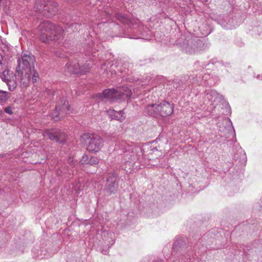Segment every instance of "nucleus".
<instances>
[{"mask_svg": "<svg viewBox=\"0 0 262 262\" xmlns=\"http://www.w3.org/2000/svg\"><path fill=\"white\" fill-rule=\"evenodd\" d=\"M40 38L44 42L50 43L52 41L63 45L64 31L59 26H56L49 21H44L38 27Z\"/></svg>", "mask_w": 262, "mask_h": 262, "instance_id": "f257e3e1", "label": "nucleus"}, {"mask_svg": "<svg viewBox=\"0 0 262 262\" xmlns=\"http://www.w3.org/2000/svg\"><path fill=\"white\" fill-rule=\"evenodd\" d=\"M35 57L29 52L24 53L21 55V60H18V66L16 71L20 77V84L21 87H27L30 82L32 70H34Z\"/></svg>", "mask_w": 262, "mask_h": 262, "instance_id": "f03ea898", "label": "nucleus"}, {"mask_svg": "<svg viewBox=\"0 0 262 262\" xmlns=\"http://www.w3.org/2000/svg\"><path fill=\"white\" fill-rule=\"evenodd\" d=\"M131 95L130 88L128 86H122L117 89L105 90L102 94L96 95L97 100H104L113 103L115 101L127 97Z\"/></svg>", "mask_w": 262, "mask_h": 262, "instance_id": "7ed1b4c3", "label": "nucleus"}, {"mask_svg": "<svg viewBox=\"0 0 262 262\" xmlns=\"http://www.w3.org/2000/svg\"><path fill=\"white\" fill-rule=\"evenodd\" d=\"M173 111V105L165 101L158 104L148 105L145 108V112L149 115L156 117L168 116L172 114Z\"/></svg>", "mask_w": 262, "mask_h": 262, "instance_id": "20e7f679", "label": "nucleus"}, {"mask_svg": "<svg viewBox=\"0 0 262 262\" xmlns=\"http://www.w3.org/2000/svg\"><path fill=\"white\" fill-rule=\"evenodd\" d=\"M34 9L35 11L50 17L56 13L57 4L54 2L48 0H37Z\"/></svg>", "mask_w": 262, "mask_h": 262, "instance_id": "39448f33", "label": "nucleus"}, {"mask_svg": "<svg viewBox=\"0 0 262 262\" xmlns=\"http://www.w3.org/2000/svg\"><path fill=\"white\" fill-rule=\"evenodd\" d=\"M80 140L81 142L86 144V149L90 152H98L103 146L102 139L96 134H83L81 136Z\"/></svg>", "mask_w": 262, "mask_h": 262, "instance_id": "423d86ee", "label": "nucleus"}, {"mask_svg": "<svg viewBox=\"0 0 262 262\" xmlns=\"http://www.w3.org/2000/svg\"><path fill=\"white\" fill-rule=\"evenodd\" d=\"M90 63L80 66L76 60L69 62L66 64V69L68 72L74 74H85L90 70Z\"/></svg>", "mask_w": 262, "mask_h": 262, "instance_id": "0eeeda50", "label": "nucleus"}, {"mask_svg": "<svg viewBox=\"0 0 262 262\" xmlns=\"http://www.w3.org/2000/svg\"><path fill=\"white\" fill-rule=\"evenodd\" d=\"M1 79L7 85L10 91H13L17 87L16 76L12 72L4 71L1 76Z\"/></svg>", "mask_w": 262, "mask_h": 262, "instance_id": "6e6552de", "label": "nucleus"}, {"mask_svg": "<svg viewBox=\"0 0 262 262\" xmlns=\"http://www.w3.org/2000/svg\"><path fill=\"white\" fill-rule=\"evenodd\" d=\"M202 43L199 39L195 40L192 38L186 39L182 45V49L185 52L192 54L199 50V47L202 45Z\"/></svg>", "mask_w": 262, "mask_h": 262, "instance_id": "1a4fd4ad", "label": "nucleus"}, {"mask_svg": "<svg viewBox=\"0 0 262 262\" xmlns=\"http://www.w3.org/2000/svg\"><path fill=\"white\" fill-rule=\"evenodd\" d=\"M206 99L208 100L211 109L215 108L218 105L223 104L224 101L223 96L213 90L207 93Z\"/></svg>", "mask_w": 262, "mask_h": 262, "instance_id": "9d476101", "label": "nucleus"}, {"mask_svg": "<svg viewBox=\"0 0 262 262\" xmlns=\"http://www.w3.org/2000/svg\"><path fill=\"white\" fill-rule=\"evenodd\" d=\"M43 135L45 137H47L51 140L60 143L63 142L66 138L65 134L58 129L47 130Z\"/></svg>", "mask_w": 262, "mask_h": 262, "instance_id": "9b49d317", "label": "nucleus"}, {"mask_svg": "<svg viewBox=\"0 0 262 262\" xmlns=\"http://www.w3.org/2000/svg\"><path fill=\"white\" fill-rule=\"evenodd\" d=\"M69 111V105L65 98H62L56 105L55 110L52 114V117L55 120H57V117H62L67 112Z\"/></svg>", "mask_w": 262, "mask_h": 262, "instance_id": "f8f14e48", "label": "nucleus"}, {"mask_svg": "<svg viewBox=\"0 0 262 262\" xmlns=\"http://www.w3.org/2000/svg\"><path fill=\"white\" fill-rule=\"evenodd\" d=\"M143 148H142L140 146H135L133 148H132V153L134 154L132 155L133 156L136 157V159L138 161H140L143 157V156H146V155H144V150L147 149V152H148L147 156L149 154H153L155 152H158V149L156 147H148V146L145 145L143 146Z\"/></svg>", "mask_w": 262, "mask_h": 262, "instance_id": "ddd939ff", "label": "nucleus"}, {"mask_svg": "<svg viewBox=\"0 0 262 262\" xmlns=\"http://www.w3.org/2000/svg\"><path fill=\"white\" fill-rule=\"evenodd\" d=\"M115 180V176L114 173L110 175L107 179L106 190L110 193H114L116 190L117 185Z\"/></svg>", "mask_w": 262, "mask_h": 262, "instance_id": "4468645a", "label": "nucleus"}, {"mask_svg": "<svg viewBox=\"0 0 262 262\" xmlns=\"http://www.w3.org/2000/svg\"><path fill=\"white\" fill-rule=\"evenodd\" d=\"M98 163L97 158L91 157L89 158L86 155H84L79 161V165L89 164L91 165H95Z\"/></svg>", "mask_w": 262, "mask_h": 262, "instance_id": "2eb2a0df", "label": "nucleus"}, {"mask_svg": "<svg viewBox=\"0 0 262 262\" xmlns=\"http://www.w3.org/2000/svg\"><path fill=\"white\" fill-rule=\"evenodd\" d=\"M143 29V26L141 24V22L138 19H132V31L137 30V32L139 33H142V30Z\"/></svg>", "mask_w": 262, "mask_h": 262, "instance_id": "dca6fc26", "label": "nucleus"}, {"mask_svg": "<svg viewBox=\"0 0 262 262\" xmlns=\"http://www.w3.org/2000/svg\"><path fill=\"white\" fill-rule=\"evenodd\" d=\"M8 93L6 91L0 90V104L6 102L9 97L8 96Z\"/></svg>", "mask_w": 262, "mask_h": 262, "instance_id": "f3484780", "label": "nucleus"}, {"mask_svg": "<svg viewBox=\"0 0 262 262\" xmlns=\"http://www.w3.org/2000/svg\"><path fill=\"white\" fill-rule=\"evenodd\" d=\"M117 113H120V114H116L115 115L114 119H116L117 120L120 121V122L123 121L125 118V116L124 115V113L123 111H119Z\"/></svg>", "mask_w": 262, "mask_h": 262, "instance_id": "a211bd4d", "label": "nucleus"}, {"mask_svg": "<svg viewBox=\"0 0 262 262\" xmlns=\"http://www.w3.org/2000/svg\"><path fill=\"white\" fill-rule=\"evenodd\" d=\"M208 77V75L207 74H204L203 77H201V76L199 77V78H197L196 80H195V81L198 84H202V81H206L207 78Z\"/></svg>", "mask_w": 262, "mask_h": 262, "instance_id": "6ab92c4d", "label": "nucleus"}, {"mask_svg": "<svg viewBox=\"0 0 262 262\" xmlns=\"http://www.w3.org/2000/svg\"><path fill=\"white\" fill-rule=\"evenodd\" d=\"M108 115L111 119H114L115 115L116 114H120V113H117L116 111L114 110H109L107 111Z\"/></svg>", "mask_w": 262, "mask_h": 262, "instance_id": "aec40b11", "label": "nucleus"}, {"mask_svg": "<svg viewBox=\"0 0 262 262\" xmlns=\"http://www.w3.org/2000/svg\"><path fill=\"white\" fill-rule=\"evenodd\" d=\"M32 74L31 75V76L32 75V82L33 83L36 82L37 81V79L38 78V74L34 70H32Z\"/></svg>", "mask_w": 262, "mask_h": 262, "instance_id": "412c9836", "label": "nucleus"}, {"mask_svg": "<svg viewBox=\"0 0 262 262\" xmlns=\"http://www.w3.org/2000/svg\"><path fill=\"white\" fill-rule=\"evenodd\" d=\"M13 107H12L11 106H9L5 107L4 111H5V113H6L9 115H12L13 113Z\"/></svg>", "mask_w": 262, "mask_h": 262, "instance_id": "4be33fe9", "label": "nucleus"}, {"mask_svg": "<svg viewBox=\"0 0 262 262\" xmlns=\"http://www.w3.org/2000/svg\"><path fill=\"white\" fill-rule=\"evenodd\" d=\"M44 95L45 96V97H46L47 96L48 97V98H49V99H50V98L51 97V96H52V91H51L49 89H47L46 90V91L44 92Z\"/></svg>", "mask_w": 262, "mask_h": 262, "instance_id": "5701e85b", "label": "nucleus"}, {"mask_svg": "<svg viewBox=\"0 0 262 262\" xmlns=\"http://www.w3.org/2000/svg\"><path fill=\"white\" fill-rule=\"evenodd\" d=\"M79 25L78 24H73L70 25V27L72 28V30L74 31L75 30L76 31L79 28Z\"/></svg>", "mask_w": 262, "mask_h": 262, "instance_id": "b1692460", "label": "nucleus"}, {"mask_svg": "<svg viewBox=\"0 0 262 262\" xmlns=\"http://www.w3.org/2000/svg\"><path fill=\"white\" fill-rule=\"evenodd\" d=\"M86 52V55H90L91 54H92L93 56H95L93 54H94V51H93V48L92 47H90V49H88Z\"/></svg>", "mask_w": 262, "mask_h": 262, "instance_id": "393cba45", "label": "nucleus"}, {"mask_svg": "<svg viewBox=\"0 0 262 262\" xmlns=\"http://www.w3.org/2000/svg\"><path fill=\"white\" fill-rule=\"evenodd\" d=\"M68 162L71 166H74L75 164L73 158H70L68 160Z\"/></svg>", "mask_w": 262, "mask_h": 262, "instance_id": "a878e982", "label": "nucleus"}, {"mask_svg": "<svg viewBox=\"0 0 262 262\" xmlns=\"http://www.w3.org/2000/svg\"><path fill=\"white\" fill-rule=\"evenodd\" d=\"M3 68V63L1 61H0V70H2Z\"/></svg>", "mask_w": 262, "mask_h": 262, "instance_id": "bb28decb", "label": "nucleus"}, {"mask_svg": "<svg viewBox=\"0 0 262 262\" xmlns=\"http://www.w3.org/2000/svg\"><path fill=\"white\" fill-rule=\"evenodd\" d=\"M126 164L128 165V167H130L131 165L130 162L129 160L127 161Z\"/></svg>", "mask_w": 262, "mask_h": 262, "instance_id": "cd10ccee", "label": "nucleus"}, {"mask_svg": "<svg viewBox=\"0 0 262 262\" xmlns=\"http://www.w3.org/2000/svg\"><path fill=\"white\" fill-rule=\"evenodd\" d=\"M42 251L41 250V251L40 255H44V256H46V253H43V254H42Z\"/></svg>", "mask_w": 262, "mask_h": 262, "instance_id": "c85d7f7f", "label": "nucleus"}, {"mask_svg": "<svg viewBox=\"0 0 262 262\" xmlns=\"http://www.w3.org/2000/svg\"><path fill=\"white\" fill-rule=\"evenodd\" d=\"M102 253L104 254H106L107 253V251H105L104 252H102Z\"/></svg>", "mask_w": 262, "mask_h": 262, "instance_id": "c756f323", "label": "nucleus"}, {"mask_svg": "<svg viewBox=\"0 0 262 262\" xmlns=\"http://www.w3.org/2000/svg\"><path fill=\"white\" fill-rule=\"evenodd\" d=\"M260 75H257V77H256V78H257V79H260Z\"/></svg>", "mask_w": 262, "mask_h": 262, "instance_id": "7c9ffc66", "label": "nucleus"}, {"mask_svg": "<svg viewBox=\"0 0 262 262\" xmlns=\"http://www.w3.org/2000/svg\"><path fill=\"white\" fill-rule=\"evenodd\" d=\"M55 54H56L57 56H60V55H58V54H57V51H56V52H55Z\"/></svg>", "mask_w": 262, "mask_h": 262, "instance_id": "2f4dec72", "label": "nucleus"}, {"mask_svg": "<svg viewBox=\"0 0 262 262\" xmlns=\"http://www.w3.org/2000/svg\"><path fill=\"white\" fill-rule=\"evenodd\" d=\"M132 38H137L136 37H132Z\"/></svg>", "mask_w": 262, "mask_h": 262, "instance_id": "473e14b6", "label": "nucleus"}, {"mask_svg": "<svg viewBox=\"0 0 262 262\" xmlns=\"http://www.w3.org/2000/svg\"><path fill=\"white\" fill-rule=\"evenodd\" d=\"M147 158H148V159H150V158L149 157H147Z\"/></svg>", "mask_w": 262, "mask_h": 262, "instance_id": "72a5a7b5", "label": "nucleus"}, {"mask_svg": "<svg viewBox=\"0 0 262 262\" xmlns=\"http://www.w3.org/2000/svg\"><path fill=\"white\" fill-rule=\"evenodd\" d=\"M261 77H262V75L261 76Z\"/></svg>", "mask_w": 262, "mask_h": 262, "instance_id": "f704fd0d", "label": "nucleus"}]
</instances>
